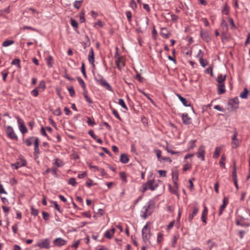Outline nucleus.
Returning <instances> with one entry per match:
<instances>
[{"instance_id":"obj_43","label":"nucleus","mask_w":250,"mask_h":250,"mask_svg":"<svg viewBox=\"0 0 250 250\" xmlns=\"http://www.w3.org/2000/svg\"><path fill=\"white\" fill-rule=\"evenodd\" d=\"M31 213L32 215H33L34 216H36L38 215V213H39L38 209L34 208L33 207H31Z\"/></svg>"},{"instance_id":"obj_37","label":"nucleus","mask_w":250,"mask_h":250,"mask_svg":"<svg viewBox=\"0 0 250 250\" xmlns=\"http://www.w3.org/2000/svg\"><path fill=\"white\" fill-rule=\"evenodd\" d=\"M83 0H76L74 3V7L77 9H79L81 6V2L83 1Z\"/></svg>"},{"instance_id":"obj_2","label":"nucleus","mask_w":250,"mask_h":250,"mask_svg":"<svg viewBox=\"0 0 250 250\" xmlns=\"http://www.w3.org/2000/svg\"><path fill=\"white\" fill-rule=\"evenodd\" d=\"M152 203L151 202L147 203L146 206H145L141 211V217L144 219H146L148 216L151 215L153 212L151 208Z\"/></svg>"},{"instance_id":"obj_30","label":"nucleus","mask_w":250,"mask_h":250,"mask_svg":"<svg viewBox=\"0 0 250 250\" xmlns=\"http://www.w3.org/2000/svg\"><path fill=\"white\" fill-rule=\"evenodd\" d=\"M77 80H78L79 83L82 87L83 91H85L86 90V85H85V83L84 82L82 78H81L80 77H78Z\"/></svg>"},{"instance_id":"obj_60","label":"nucleus","mask_w":250,"mask_h":250,"mask_svg":"<svg viewBox=\"0 0 250 250\" xmlns=\"http://www.w3.org/2000/svg\"><path fill=\"white\" fill-rule=\"evenodd\" d=\"M88 166L90 169H94V171L98 170V167L96 166H92L91 163H88Z\"/></svg>"},{"instance_id":"obj_20","label":"nucleus","mask_w":250,"mask_h":250,"mask_svg":"<svg viewBox=\"0 0 250 250\" xmlns=\"http://www.w3.org/2000/svg\"><path fill=\"white\" fill-rule=\"evenodd\" d=\"M115 231V229L114 228H112L109 230H107L104 233V237L108 238L111 239L112 238L114 232Z\"/></svg>"},{"instance_id":"obj_32","label":"nucleus","mask_w":250,"mask_h":250,"mask_svg":"<svg viewBox=\"0 0 250 250\" xmlns=\"http://www.w3.org/2000/svg\"><path fill=\"white\" fill-rule=\"evenodd\" d=\"M11 64L12 65H16L18 68H21L20 65V60L19 59H15L12 61L11 62Z\"/></svg>"},{"instance_id":"obj_40","label":"nucleus","mask_w":250,"mask_h":250,"mask_svg":"<svg viewBox=\"0 0 250 250\" xmlns=\"http://www.w3.org/2000/svg\"><path fill=\"white\" fill-rule=\"evenodd\" d=\"M68 184L75 187L77 185V182H76V180L74 178H71L68 181Z\"/></svg>"},{"instance_id":"obj_26","label":"nucleus","mask_w":250,"mask_h":250,"mask_svg":"<svg viewBox=\"0 0 250 250\" xmlns=\"http://www.w3.org/2000/svg\"><path fill=\"white\" fill-rule=\"evenodd\" d=\"M236 162H233V170L232 173V177L233 179V181L237 180V174H236Z\"/></svg>"},{"instance_id":"obj_33","label":"nucleus","mask_w":250,"mask_h":250,"mask_svg":"<svg viewBox=\"0 0 250 250\" xmlns=\"http://www.w3.org/2000/svg\"><path fill=\"white\" fill-rule=\"evenodd\" d=\"M118 104L121 105L122 106V107L123 108H124V109H125V110H127L128 108L124 101L123 99H119V102H118Z\"/></svg>"},{"instance_id":"obj_3","label":"nucleus","mask_w":250,"mask_h":250,"mask_svg":"<svg viewBox=\"0 0 250 250\" xmlns=\"http://www.w3.org/2000/svg\"><path fill=\"white\" fill-rule=\"evenodd\" d=\"M142 233L144 241H147L150 237V230L147 227V223L143 228Z\"/></svg>"},{"instance_id":"obj_38","label":"nucleus","mask_w":250,"mask_h":250,"mask_svg":"<svg viewBox=\"0 0 250 250\" xmlns=\"http://www.w3.org/2000/svg\"><path fill=\"white\" fill-rule=\"evenodd\" d=\"M225 160H226V156H225V155H222L221 158L220 159V162H219L220 167H225V163L224 162Z\"/></svg>"},{"instance_id":"obj_44","label":"nucleus","mask_w":250,"mask_h":250,"mask_svg":"<svg viewBox=\"0 0 250 250\" xmlns=\"http://www.w3.org/2000/svg\"><path fill=\"white\" fill-rule=\"evenodd\" d=\"M196 146L195 145V140L191 141L189 143L188 150L192 149Z\"/></svg>"},{"instance_id":"obj_35","label":"nucleus","mask_w":250,"mask_h":250,"mask_svg":"<svg viewBox=\"0 0 250 250\" xmlns=\"http://www.w3.org/2000/svg\"><path fill=\"white\" fill-rule=\"evenodd\" d=\"M54 164L56 165H57V166L58 167H61L62 166H63V165H64V163H63V162L61 160H60V159H57V158H56L55 159V162Z\"/></svg>"},{"instance_id":"obj_48","label":"nucleus","mask_w":250,"mask_h":250,"mask_svg":"<svg viewBox=\"0 0 250 250\" xmlns=\"http://www.w3.org/2000/svg\"><path fill=\"white\" fill-rule=\"evenodd\" d=\"M120 176L121 179L124 182H126V174L125 172H120Z\"/></svg>"},{"instance_id":"obj_58","label":"nucleus","mask_w":250,"mask_h":250,"mask_svg":"<svg viewBox=\"0 0 250 250\" xmlns=\"http://www.w3.org/2000/svg\"><path fill=\"white\" fill-rule=\"evenodd\" d=\"M126 16L127 17V19L129 21H131V13L130 11H127L125 13Z\"/></svg>"},{"instance_id":"obj_51","label":"nucleus","mask_w":250,"mask_h":250,"mask_svg":"<svg viewBox=\"0 0 250 250\" xmlns=\"http://www.w3.org/2000/svg\"><path fill=\"white\" fill-rule=\"evenodd\" d=\"M172 180L173 181H177L178 178V174L177 172H173L172 173Z\"/></svg>"},{"instance_id":"obj_56","label":"nucleus","mask_w":250,"mask_h":250,"mask_svg":"<svg viewBox=\"0 0 250 250\" xmlns=\"http://www.w3.org/2000/svg\"><path fill=\"white\" fill-rule=\"evenodd\" d=\"M87 124L91 126H92L95 124V121L93 120H91L90 117H87Z\"/></svg>"},{"instance_id":"obj_23","label":"nucleus","mask_w":250,"mask_h":250,"mask_svg":"<svg viewBox=\"0 0 250 250\" xmlns=\"http://www.w3.org/2000/svg\"><path fill=\"white\" fill-rule=\"evenodd\" d=\"M129 161V158L125 154H121L120 155V162L123 164H126Z\"/></svg>"},{"instance_id":"obj_7","label":"nucleus","mask_w":250,"mask_h":250,"mask_svg":"<svg viewBox=\"0 0 250 250\" xmlns=\"http://www.w3.org/2000/svg\"><path fill=\"white\" fill-rule=\"evenodd\" d=\"M200 36L203 40L207 42H209L211 40L209 33L207 31H201L200 32Z\"/></svg>"},{"instance_id":"obj_18","label":"nucleus","mask_w":250,"mask_h":250,"mask_svg":"<svg viewBox=\"0 0 250 250\" xmlns=\"http://www.w3.org/2000/svg\"><path fill=\"white\" fill-rule=\"evenodd\" d=\"M88 61L90 64L94 65V51L92 48H91L88 54Z\"/></svg>"},{"instance_id":"obj_27","label":"nucleus","mask_w":250,"mask_h":250,"mask_svg":"<svg viewBox=\"0 0 250 250\" xmlns=\"http://www.w3.org/2000/svg\"><path fill=\"white\" fill-rule=\"evenodd\" d=\"M221 27L223 30L224 32L227 31L228 30V26L227 22L224 20H223L221 21Z\"/></svg>"},{"instance_id":"obj_13","label":"nucleus","mask_w":250,"mask_h":250,"mask_svg":"<svg viewBox=\"0 0 250 250\" xmlns=\"http://www.w3.org/2000/svg\"><path fill=\"white\" fill-rule=\"evenodd\" d=\"M154 180H149L146 183L148 188L152 191L154 190L158 186L157 184H154Z\"/></svg>"},{"instance_id":"obj_25","label":"nucleus","mask_w":250,"mask_h":250,"mask_svg":"<svg viewBox=\"0 0 250 250\" xmlns=\"http://www.w3.org/2000/svg\"><path fill=\"white\" fill-rule=\"evenodd\" d=\"M249 93L248 89L247 88H245L243 91L240 93V97L242 99H246L248 97Z\"/></svg>"},{"instance_id":"obj_52","label":"nucleus","mask_w":250,"mask_h":250,"mask_svg":"<svg viewBox=\"0 0 250 250\" xmlns=\"http://www.w3.org/2000/svg\"><path fill=\"white\" fill-rule=\"evenodd\" d=\"M88 134L89 135H90L91 136V137L94 139V140H96L97 139V136L94 134L93 131L92 130H90L89 131H88Z\"/></svg>"},{"instance_id":"obj_6","label":"nucleus","mask_w":250,"mask_h":250,"mask_svg":"<svg viewBox=\"0 0 250 250\" xmlns=\"http://www.w3.org/2000/svg\"><path fill=\"white\" fill-rule=\"evenodd\" d=\"M205 147L204 146H201L198 148V151L197 153V157L198 158L200 159L202 161L205 160Z\"/></svg>"},{"instance_id":"obj_12","label":"nucleus","mask_w":250,"mask_h":250,"mask_svg":"<svg viewBox=\"0 0 250 250\" xmlns=\"http://www.w3.org/2000/svg\"><path fill=\"white\" fill-rule=\"evenodd\" d=\"M237 132L235 131L232 137V147L233 148H236L239 145V142L238 141L237 138Z\"/></svg>"},{"instance_id":"obj_29","label":"nucleus","mask_w":250,"mask_h":250,"mask_svg":"<svg viewBox=\"0 0 250 250\" xmlns=\"http://www.w3.org/2000/svg\"><path fill=\"white\" fill-rule=\"evenodd\" d=\"M14 43V42L13 41L7 40L2 42V45L3 47H7L9 45L13 44Z\"/></svg>"},{"instance_id":"obj_39","label":"nucleus","mask_w":250,"mask_h":250,"mask_svg":"<svg viewBox=\"0 0 250 250\" xmlns=\"http://www.w3.org/2000/svg\"><path fill=\"white\" fill-rule=\"evenodd\" d=\"M81 71H82V73L83 77L85 78H87V76H86V72H85V66H84V63L83 62L82 64Z\"/></svg>"},{"instance_id":"obj_57","label":"nucleus","mask_w":250,"mask_h":250,"mask_svg":"<svg viewBox=\"0 0 250 250\" xmlns=\"http://www.w3.org/2000/svg\"><path fill=\"white\" fill-rule=\"evenodd\" d=\"M31 93L32 94V95H33L34 97H37L39 95V92L37 88L32 90Z\"/></svg>"},{"instance_id":"obj_49","label":"nucleus","mask_w":250,"mask_h":250,"mask_svg":"<svg viewBox=\"0 0 250 250\" xmlns=\"http://www.w3.org/2000/svg\"><path fill=\"white\" fill-rule=\"evenodd\" d=\"M163 240V234L162 233H159L158 234L157 241L158 243H160Z\"/></svg>"},{"instance_id":"obj_9","label":"nucleus","mask_w":250,"mask_h":250,"mask_svg":"<svg viewBox=\"0 0 250 250\" xmlns=\"http://www.w3.org/2000/svg\"><path fill=\"white\" fill-rule=\"evenodd\" d=\"M239 103V99L237 97L233 99H230L228 101L229 104L231 105V107L234 109L238 108Z\"/></svg>"},{"instance_id":"obj_16","label":"nucleus","mask_w":250,"mask_h":250,"mask_svg":"<svg viewBox=\"0 0 250 250\" xmlns=\"http://www.w3.org/2000/svg\"><path fill=\"white\" fill-rule=\"evenodd\" d=\"M228 203V199L227 197H225L223 200V204L220 208L219 212L218 213L219 216H220L222 214L223 211L226 208Z\"/></svg>"},{"instance_id":"obj_41","label":"nucleus","mask_w":250,"mask_h":250,"mask_svg":"<svg viewBox=\"0 0 250 250\" xmlns=\"http://www.w3.org/2000/svg\"><path fill=\"white\" fill-rule=\"evenodd\" d=\"M71 25L74 28H77L78 26V23L77 21L73 19L70 20Z\"/></svg>"},{"instance_id":"obj_53","label":"nucleus","mask_w":250,"mask_h":250,"mask_svg":"<svg viewBox=\"0 0 250 250\" xmlns=\"http://www.w3.org/2000/svg\"><path fill=\"white\" fill-rule=\"evenodd\" d=\"M8 74V72L6 70H4L2 72V79L4 81H6Z\"/></svg>"},{"instance_id":"obj_14","label":"nucleus","mask_w":250,"mask_h":250,"mask_svg":"<svg viewBox=\"0 0 250 250\" xmlns=\"http://www.w3.org/2000/svg\"><path fill=\"white\" fill-rule=\"evenodd\" d=\"M217 93L219 95H221L225 93V83H218L217 85Z\"/></svg>"},{"instance_id":"obj_19","label":"nucleus","mask_w":250,"mask_h":250,"mask_svg":"<svg viewBox=\"0 0 250 250\" xmlns=\"http://www.w3.org/2000/svg\"><path fill=\"white\" fill-rule=\"evenodd\" d=\"M177 96L180 100V101L182 102L183 104L185 106H190V103L186 99L181 96L180 95L177 94Z\"/></svg>"},{"instance_id":"obj_47","label":"nucleus","mask_w":250,"mask_h":250,"mask_svg":"<svg viewBox=\"0 0 250 250\" xmlns=\"http://www.w3.org/2000/svg\"><path fill=\"white\" fill-rule=\"evenodd\" d=\"M51 203H53L54 205L55 208L60 212H62V210L61 209L59 205L57 204V203L55 201H51Z\"/></svg>"},{"instance_id":"obj_34","label":"nucleus","mask_w":250,"mask_h":250,"mask_svg":"<svg viewBox=\"0 0 250 250\" xmlns=\"http://www.w3.org/2000/svg\"><path fill=\"white\" fill-rule=\"evenodd\" d=\"M110 108L112 109V113L114 114V115L119 120L122 121V118H121L120 116L119 115L118 112L116 110L113 108L111 106Z\"/></svg>"},{"instance_id":"obj_4","label":"nucleus","mask_w":250,"mask_h":250,"mask_svg":"<svg viewBox=\"0 0 250 250\" xmlns=\"http://www.w3.org/2000/svg\"><path fill=\"white\" fill-rule=\"evenodd\" d=\"M6 133L7 136L12 140H18L17 136L15 133L13 128L11 126H8L6 128Z\"/></svg>"},{"instance_id":"obj_50","label":"nucleus","mask_w":250,"mask_h":250,"mask_svg":"<svg viewBox=\"0 0 250 250\" xmlns=\"http://www.w3.org/2000/svg\"><path fill=\"white\" fill-rule=\"evenodd\" d=\"M80 20L81 22H84L85 21L84 13L83 12H81L80 14Z\"/></svg>"},{"instance_id":"obj_36","label":"nucleus","mask_w":250,"mask_h":250,"mask_svg":"<svg viewBox=\"0 0 250 250\" xmlns=\"http://www.w3.org/2000/svg\"><path fill=\"white\" fill-rule=\"evenodd\" d=\"M199 61L201 65L203 67H205L206 66L208 65V61L206 60L203 59V58L200 57V59Z\"/></svg>"},{"instance_id":"obj_11","label":"nucleus","mask_w":250,"mask_h":250,"mask_svg":"<svg viewBox=\"0 0 250 250\" xmlns=\"http://www.w3.org/2000/svg\"><path fill=\"white\" fill-rule=\"evenodd\" d=\"M36 246L40 248L49 249L50 248V242L47 239H43L41 242L38 243Z\"/></svg>"},{"instance_id":"obj_5","label":"nucleus","mask_w":250,"mask_h":250,"mask_svg":"<svg viewBox=\"0 0 250 250\" xmlns=\"http://www.w3.org/2000/svg\"><path fill=\"white\" fill-rule=\"evenodd\" d=\"M18 120V123L19 125V128L20 131L22 134H25L27 132V129L24 124V122L21 119L19 116L16 117Z\"/></svg>"},{"instance_id":"obj_46","label":"nucleus","mask_w":250,"mask_h":250,"mask_svg":"<svg viewBox=\"0 0 250 250\" xmlns=\"http://www.w3.org/2000/svg\"><path fill=\"white\" fill-rule=\"evenodd\" d=\"M42 214V217H43V219L45 221H48L49 220V214L47 212H45V211H43Z\"/></svg>"},{"instance_id":"obj_8","label":"nucleus","mask_w":250,"mask_h":250,"mask_svg":"<svg viewBox=\"0 0 250 250\" xmlns=\"http://www.w3.org/2000/svg\"><path fill=\"white\" fill-rule=\"evenodd\" d=\"M181 117L184 124L188 125L191 123V118L188 115L187 113L182 114Z\"/></svg>"},{"instance_id":"obj_63","label":"nucleus","mask_w":250,"mask_h":250,"mask_svg":"<svg viewBox=\"0 0 250 250\" xmlns=\"http://www.w3.org/2000/svg\"><path fill=\"white\" fill-rule=\"evenodd\" d=\"M223 12L226 15L229 14V8L227 5H225L223 10Z\"/></svg>"},{"instance_id":"obj_21","label":"nucleus","mask_w":250,"mask_h":250,"mask_svg":"<svg viewBox=\"0 0 250 250\" xmlns=\"http://www.w3.org/2000/svg\"><path fill=\"white\" fill-rule=\"evenodd\" d=\"M208 215V208L207 207L205 206L204 210L202 212L201 219L202 221L205 223H207V216Z\"/></svg>"},{"instance_id":"obj_15","label":"nucleus","mask_w":250,"mask_h":250,"mask_svg":"<svg viewBox=\"0 0 250 250\" xmlns=\"http://www.w3.org/2000/svg\"><path fill=\"white\" fill-rule=\"evenodd\" d=\"M198 211H199V208L196 206H194L193 208L192 213L189 214V216H188V219H189V222H191L193 217L195 215H196V214L198 212Z\"/></svg>"},{"instance_id":"obj_64","label":"nucleus","mask_w":250,"mask_h":250,"mask_svg":"<svg viewBox=\"0 0 250 250\" xmlns=\"http://www.w3.org/2000/svg\"><path fill=\"white\" fill-rule=\"evenodd\" d=\"M136 78L140 82H142L144 79V78L141 76V74L139 73L137 74Z\"/></svg>"},{"instance_id":"obj_55","label":"nucleus","mask_w":250,"mask_h":250,"mask_svg":"<svg viewBox=\"0 0 250 250\" xmlns=\"http://www.w3.org/2000/svg\"><path fill=\"white\" fill-rule=\"evenodd\" d=\"M46 86L45 82L43 81H42L40 82L38 87L42 88L43 89H45Z\"/></svg>"},{"instance_id":"obj_24","label":"nucleus","mask_w":250,"mask_h":250,"mask_svg":"<svg viewBox=\"0 0 250 250\" xmlns=\"http://www.w3.org/2000/svg\"><path fill=\"white\" fill-rule=\"evenodd\" d=\"M221 148L219 147H216L215 149V151L214 152V154L213 155V157L214 159H217L218 158L220 153L221 152Z\"/></svg>"},{"instance_id":"obj_28","label":"nucleus","mask_w":250,"mask_h":250,"mask_svg":"<svg viewBox=\"0 0 250 250\" xmlns=\"http://www.w3.org/2000/svg\"><path fill=\"white\" fill-rule=\"evenodd\" d=\"M47 64L49 67H52L53 58L52 56L49 55L46 59Z\"/></svg>"},{"instance_id":"obj_62","label":"nucleus","mask_w":250,"mask_h":250,"mask_svg":"<svg viewBox=\"0 0 250 250\" xmlns=\"http://www.w3.org/2000/svg\"><path fill=\"white\" fill-rule=\"evenodd\" d=\"M33 138L31 137L29 139H26L25 141V142L27 146H30L32 145V142L31 141V139H32Z\"/></svg>"},{"instance_id":"obj_10","label":"nucleus","mask_w":250,"mask_h":250,"mask_svg":"<svg viewBox=\"0 0 250 250\" xmlns=\"http://www.w3.org/2000/svg\"><path fill=\"white\" fill-rule=\"evenodd\" d=\"M66 240L59 237L54 240L53 244L55 246L61 247L65 245L66 244Z\"/></svg>"},{"instance_id":"obj_1","label":"nucleus","mask_w":250,"mask_h":250,"mask_svg":"<svg viewBox=\"0 0 250 250\" xmlns=\"http://www.w3.org/2000/svg\"><path fill=\"white\" fill-rule=\"evenodd\" d=\"M95 80L99 84H100L103 87L105 88L107 90L110 91H113V89L111 85L106 82V81L103 78L102 76L98 75L95 77Z\"/></svg>"},{"instance_id":"obj_61","label":"nucleus","mask_w":250,"mask_h":250,"mask_svg":"<svg viewBox=\"0 0 250 250\" xmlns=\"http://www.w3.org/2000/svg\"><path fill=\"white\" fill-rule=\"evenodd\" d=\"M158 173L160 175V176H162L163 177H166V171L164 170H160L158 171Z\"/></svg>"},{"instance_id":"obj_31","label":"nucleus","mask_w":250,"mask_h":250,"mask_svg":"<svg viewBox=\"0 0 250 250\" xmlns=\"http://www.w3.org/2000/svg\"><path fill=\"white\" fill-rule=\"evenodd\" d=\"M67 89L69 91L70 96L72 97H74L75 95V91L73 87L72 86H71L68 87Z\"/></svg>"},{"instance_id":"obj_22","label":"nucleus","mask_w":250,"mask_h":250,"mask_svg":"<svg viewBox=\"0 0 250 250\" xmlns=\"http://www.w3.org/2000/svg\"><path fill=\"white\" fill-rule=\"evenodd\" d=\"M226 79V75H222L220 74L218 75L216 81L218 83H225V81Z\"/></svg>"},{"instance_id":"obj_42","label":"nucleus","mask_w":250,"mask_h":250,"mask_svg":"<svg viewBox=\"0 0 250 250\" xmlns=\"http://www.w3.org/2000/svg\"><path fill=\"white\" fill-rule=\"evenodd\" d=\"M179 238L178 235H174L173 238L172 242V247L174 248L175 247L176 244L177 243V241Z\"/></svg>"},{"instance_id":"obj_17","label":"nucleus","mask_w":250,"mask_h":250,"mask_svg":"<svg viewBox=\"0 0 250 250\" xmlns=\"http://www.w3.org/2000/svg\"><path fill=\"white\" fill-rule=\"evenodd\" d=\"M170 32L167 28H162L160 32V35L165 39H168L170 36Z\"/></svg>"},{"instance_id":"obj_59","label":"nucleus","mask_w":250,"mask_h":250,"mask_svg":"<svg viewBox=\"0 0 250 250\" xmlns=\"http://www.w3.org/2000/svg\"><path fill=\"white\" fill-rule=\"evenodd\" d=\"M55 115L57 116H60L62 114V112L60 108H57L54 112Z\"/></svg>"},{"instance_id":"obj_45","label":"nucleus","mask_w":250,"mask_h":250,"mask_svg":"<svg viewBox=\"0 0 250 250\" xmlns=\"http://www.w3.org/2000/svg\"><path fill=\"white\" fill-rule=\"evenodd\" d=\"M207 243L209 245L208 246V247H209V250H211L212 249V248L214 246H216V244L215 242H212L210 240H208V241H207Z\"/></svg>"},{"instance_id":"obj_54","label":"nucleus","mask_w":250,"mask_h":250,"mask_svg":"<svg viewBox=\"0 0 250 250\" xmlns=\"http://www.w3.org/2000/svg\"><path fill=\"white\" fill-rule=\"evenodd\" d=\"M191 168V165L189 164H185L183 168V170L184 171H186L187 170Z\"/></svg>"}]
</instances>
